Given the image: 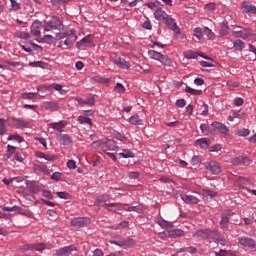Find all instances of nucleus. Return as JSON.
I'll list each match as a JSON object with an SVG mask.
<instances>
[{"label":"nucleus","mask_w":256,"mask_h":256,"mask_svg":"<svg viewBox=\"0 0 256 256\" xmlns=\"http://www.w3.org/2000/svg\"><path fill=\"white\" fill-rule=\"evenodd\" d=\"M56 41H61L62 39L64 40V45L71 49L73 45H75V41H77V32H75L74 29L68 28L63 32L57 33L55 36Z\"/></svg>","instance_id":"obj_1"},{"label":"nucleus","mask_w":256,"mask_h":256,"mask_svg":"<svg viewBox=\"0 0 256 256\" xmlns=\"http://www.w3.org/2000/svg\"><path fill=\"white\" fill-rule=\"evenodd\" d=\"M234 216H235V213L231 210H226L221 213V219H220L219 225L222 231H229V223Z\"/></svg>","instance_id":"obj_2"},{"label":"nucleus","mask_w":256,"mask_h":256,"mask_svg":"<svg viewBox=\"0 0 256 256\" xmlns=\"http://www.w3.org/2000/svg\"><path fill=\"white\" fill-rule=\"evenodd\" d=\"M61 27H63V22L57 16H53L50 21L45 22L43 25L44 31H53L61 29Z\"/></svg>","instance_id":"obj_3"},{"label":"nucleus","mask_w":256,"mask_h":256,"mask_svg":"<svg viewBox=\"0 0 256 256\" xmlns=\"http://www.w3.org/2000/svg\"><path fill=\"white\" fill-rule=\"evenodd\" d=\"M204 165L207 171H210L212 175H221V173H223V167H221V164L217 161L206 162Z\"/></svg>","instance_id":"obj_4"},{"label":"nucleus","mask_w":256,"mask_h":256,"mask_svg":"<svg viewBox=\"0 0 256 256\" xmlns=\"http://www.w3.org/2000/svg\"><path fill=\"white\" fill-rule=\"evenodd\" d=\"M214 233H215V230L205 228V229L197 230L194 233V237H197L198 239H213Z\"/></svg>","instance_id":"obj_5"},{"label":"nucleus","mask_w":256,"mask_h":256,"mask_svg":"<svg viewBox=\"0 0 256 256\" xmlns=\"http://www.w3.org/2000/svg\"><path fill=\"white\" fill-rule=\"evenodd\" d=\"M230 163L235 167H239V165H244L245 167H247L248 165H251V159L247 156H238L232 158Z\"/></svg>","instance_id":"obj_6"},{"label":"nucleus","mask_w":256,"mask_h":256,"mask_svg":"<svg viewBox=\"0 0 256 256\" xmlns=\"http://www.w3.org/2000/svg\"><path fill=\"white\" fill-rule=\"evenodd\" d=\"M236 33L238 34V37H240L241 39H249L250 41H253V39L256 38V35L253 34V30H251V28H242Z\"/></svg>","instance_id":"obj_7"},{"label":"nucleus","mask_w":256,"mask_h":256,"mask_svg":"<svg viewBox=\"0 0 256 256\" xmlns=\"http://www.w3.org/2000/svg\"><path fill=\"white\" fill-rule=\"evenodd\" d=\"M73 251H77V245L75 244L56 249V255L57 256L70 255V253H73Z\"/></svg>","instance_id":"obj_8"},{"label":"nucleus","mask_w":256,"mask_h":256,"mask_svg":"<svg viewBox=\"0 0 256 256\" xmlns=\"http://www.w3.org/2000/svg\"><path fill=\"white\" fill-rule=\"evenodd\" d=\"M100 147L104 153H107V151H115V149H117V142L113 139H108L106 142H102Z\"/></svg>","instance_id":"obj_9"},{"label":"nucleus","mask_w":256,"mask_h":256,"mask_svg":"<svg viewBox=\"0 0 256 256\" xmlns=\"http://www.w3.org/2000/svg\"><path fill=\"white\" fill-rule=\"evenodd\" d=\"M162 235H165V237H169L170 239H177V237H185V231L182 229H172L163 232Z\"/></svg>","instance_id":"obj_10"},{"label":"nucleus","mask_w":256,"mask_h":256,"mask_svg":"<svg viewBox=\"0 0 256 256\" xmlns=\"http://www.w3.org/2000/svg\"><path fill=\"white\" fill-rule=\"evenodd\" d=\"M92 42H93V39H92L91 35H88V36L84 37L83 39H81L80 41H78L76 43V47H77V49H80L83 51V50L87 49V47H90Z\"/></svg>","instance_id":"obj_11"},{"label":"nucleus","mask_w":256,"mask_h":256,"mask_svg":"<svg viewBox=\"0 0 256 256\" xmlns=\"http://www.w3.org/2000/svg\"><path fill=\"white\" fill-rule=\"evenodd\" d=\"M44 111H59V103L53 101H46L40 105Z\"/></svg>","instance_id":"obj_12"},{"label":"nucleus","mask_w":256,"mask_h":256,"mask_svg":"<svg viewBox=\"0 0 256 256\" xmlns=\"http://www.w3.org/2000/svg\"><path fill=\"white\" fill-rule=\"evenodd\" d=\"M211 127H213L214 131H218L222 135H227L229 133V127L221 122H212Z\"/></svg>","instance_id":"obj_13"},{"label":"nucleus","mask_w":256,"mask_h":256,"mask_svg":"<svg viewBox=\"0 0 256 256\" xmlns=\"http://www.w3.org/2000/svg\"><path fill=\"white\" fill-rule=\"evenodd\" d=\"M76 101H78L79 105L82 107H92V105H95L94 97H76Z\"/></svg>","instance_id":"obj_14"},{"label":"nucleus","mask_w":256,"mask_h":256,"mask_svg":"<svg viewBox=\"0 0 256 256\" xmlns=\"http://www.w3.org/2000/svg\"><path fill=\"white\" fill-rule=\"evenodd\" d=\"M163 21H164L165 25H167V27H169V29L174 31V33H176L177 35H179V33H181V30H179V26H177V23H175V20L173 18H169L166 16Z\"/></svg>","instance_id":"obj_15"},{"label":"nucleus","mask_w":256,"mask_h":256,"mask_svg":"<svg viewBox=\"0 0 256 256\" xmlns=\"http://www.w3.org/2000/svg\"><path fill=\"white\" fill-rule=\"evenodd\" d=\"M41 28H43V25L41 24V22L39 20H35L30 27L31 34L34 37H40Z\"/></svg>","instance_id":"obj_16"},{"label":"nucleus","mask_w":256,"mask_h":256,"mask_svg":"<svg viewBox=\"0 0 256 256\" xmlns=\"http://www.w3.org/2000/svg\"><path fill=\"white\" fill-rule=\"evenodd\" d=\"M88 221H89V218L77 217V218L72 219L71 225H72V227H76L77 229H81V227H85L87 225Z\"/></svg>","instance_id":"obj_17"},{"label":"nucleus","mask_w":256,"mask_h":256,"mask_svg":"<svg viewBox=\"0 0 256 256\" xmlns=\"http://www.w3.org/2000/svg\"><path fill=\"white\" fill-rule=\"evenodd\" d=\"M180 197L182 201H184V203H187L188 205H197V203H199V198L193 195L182 193L180 194Z\"/></svg>","instance_id":"obj_18"},{"label":"nucleus","mask_w":256,"mask_h":256,"mask_svg":"<svg viewBox=\"0 0 256 256\" xmlns=\"http://www.w3.org/2000/svg\"><path fill=\"white\" fill-rule=\"evenodd\" d=\"M239 243H241L243 247H248L252 251H256V241L252 238H241Z\"/></svg>","instance_id":"obj_19"},{"label":"nucleus","mask_w":256,"mask_h":256,"mask_svg":"<svg viewBox=\"0 0 256 256\" xmlns=\"http://www.w3.org/2000/svg\"><path fill=\"white\" fill-rule=\"evenodd\" d=\"M242 13L247 14V13H252L253 15H256V7L255 5L251 4L250 2H242Z\"/></svg>","instance_id":"obj_20"},{"label":"nucleus","mask_w":256,"mask_h":256,"mask_svg":"<svg viewBox=\"0 0 256 256\" xmlns=\"http://www.w3.org/2000/svg\"><path fill=\"white\" fill-rule=\"evenodd\" d=\"M212 239L215 241V243H218L220 245H227V239H225V236L221 234L218 230H214V234L212 235Z\"/></svg>","instance_id":"obj_21"},{"label":"nucleus","mask_w":256,"mask_h":256,"mask_svg":"<svg viewBox=\"0 0 256 256\" xmlns=\"http://www.w3.org/2000/svg\"><path fill=\"white\" fill-rule=\"evenodd\" d=\"M112 61L114 64L117 65V67H120L121 69H129L131 67V65L125 60V58L114 57Z\"/></svg>","instance_id":"obj_22"},{"label":"nucleus","mask_w":256,"mask_h":256,"mask_svg":"<svg viewBox=\"0 0 256 256\" xmlns=\"http://www.w3.org/2000/svg\"><path fill=\"white\" fill-rule=\"evenodd\" d=\"M104 209H107V211H110L112 213H117V211H123V206L117 203H109L104 204Z\"/></svg>","instance_id":"obj_23"},{"label":"nucleus","mask_w":256,"mask_h":256,"mask_svg":"<svg viewBox=\"0 0 256 256\" xmlns=\"http://www.w3.org/2000/svg\"><path fill=\"white\" fill-rule=\"evenodd\" d=\"M26 187L30 193H33V195H37V193H39V187H37V182L35 181H26Z\"/></svg>","instance_id":"obj_24"},{"label":"nucleus","mask_w":256,"mask_h":256,"mask_svg":"<svg viewBox=\"0 0 256 256\" xmlns=\"http://www.w3.org/2000/svg\"><path fill=\"white\" fill-rule=\"evenodd\" d=\"M123 211H128L129 213L135 212V213H144L145 212V206L143 204H139L137 206H129L128 208H124Z\"/></svg>","instance_id":"obj_25"},{"label":"nucleus","mask_w":256,"mask_h":256,"mask_svg":"<svg viewBox=\"0 0 256 256\" xmlns=\"http://www.w3.org/2000/svg\"><path fill=\"white\" fill-rule=\"evenodd\" d=\"M2 211H8L11 213L12 211H15L16 213H19L20 215H27V211H25L21 206H6L2 209Z\"/></svg>","instance_id":"obj_26"},{"label":"nucleus","mask_w":256,"mask_h":256,"mask_svg":"<svg viewBox=\"0 0 256 256\" xmlns=\"http://www.w3.org/2000/svg\"><path fill=\"white\" fill-rule=\"evenodd\" d=\"M13 121L16 123L17 129H28L29 125H31L29 121H25L21 118H13Z\"/></svg>","instance_id":"obj_27"},{"label":"nucleus","mask_w":256,"mask_h":256,"mask_svg":"<svg viewBox=\"0 0 256 256\" xmlns=\"http://www.w3.org/2000/svg\"><path fill=\"white\" fill-rule=\"evenodd\" d=\"M135 246V240L132 238H126L121 240V249H129Z\"/></svg>","instance_id":"obj_28"},{"label":"nucleus","mask_w":256,"mask_h":256,"mask_svg":"<svg viewBox=\"0 0 256 256\" xmlns=\"http://www.w3.org/2000/svg\"><path fill=\"white\" fill-rule=\"evenodd\" d=\"M196 147H201V149H208L210 142L207 138H200L194 142Z\"/></svg>","instance_id":"obj_29"},{"label":"nucleus","mask_w":256,"mask_h":256,"mask_svg":"<svg viewBox=\"0 0 256 256\" xmlns=\"http://www.w3.org/2000/svg\"><path fill=\"white\" fill-rule=\"evenodd\" d=\"M65 125H66L65 121L61 120L59 122L50 123L49 127L61 133L63 131L62 129H65Z\"/></svg>","instance_id":"obj_30"},{"label":"nucleus","mask_w":256,"mask_h":256,"mask_svg":"<svg viewBox=\"0 0 256 256\" xmlns=\"http://www.w3.org/2000/svg\"><path fill=\"white\" fill-rule=\"evenodd\" d=\"M229 34V23L227 21H223L221 23V28L219 31L220 37H225V35Z\"/></svg>","instance_id":"obj_31"},{"label":"nucleus","mask_w":256,"mask_h":256,"mask_svg":"<svg viewBox=\"0 0 256 256\" xmlns=\"http://www.w3.org/2000/svg\"><path fill=\"white\" fill-rule=\"evenodd\" d=\"M16 150H17V147L8 145L7 153L4 155V161H7V159H11V157H13V155H15Z\"/></svg>","instance_id":"obj_32"},{"label":"nucleus","mask_w":256,"mask_h":256,"mask_svg":"<svg viewBox=\"0 0 256 256\" xmlns=\"http://www.w3.org/2000/svg\"><path fill=\"white\" fill-rule=\"evenodd\" d=\"M158 61L162 63V65H164L165 67H171V65H173V61H171V58H169V56L167 55L161 54Z\"/></svg>","instance_id":"obj_33"},{"label":"nucleus","mask_w":256,"mask_h":256,"mask_svg":"<svg viewBox=\"0 0 256 256\" xmlns=\"http://www.w3.org/2000/svg\"><path fill=\"white\" fill-rule=\"evenodd\" d=\"M155 19L157 21H163L167 17V13L163 11L161 8L156 9L154 13Z\"/></svg>","instance_id":"obj_34"},{"label":"nucleus","mask_w":256,"mask_h":256,"mask_svg":"<svg viewBox=\"0 0 256 256\" xmlns=\"http://www.w3.org/2000/svg\"><path fill=\"white\" fill-rule=\"evenodd\" d=\"M118 156H119V159H121V158L122 159H129V158L133 159V157H135V153H133L131 150L125 149V150H123L122 153H119Z\"/></svg>","instance_id":"obj_35"},{"label":"nucleus","mask_w":256,"mask_h":256,"mask_svg":"<svg viewBox=\"0 0 256 256\" xmlns=\"http://www.w3.org/2000/svg\"><path fill=\"white\" fill-rule=\"evenodd\" d=\"M157 223L163 229H173V223L166 221L165 219H159Z\"/></svg>","instance_id":"obj_36"},{"label":"nucleus","mask_w":256,"mask_h":256,"mask_svg":"<svg viewBox=\"0 0 256 256\" xmlns=\"http://www.w3.org/2000/svg\"><path fill=\"white\" fill-rule=\"evenodd\" d=\"M129 123H131V125H143V119H140L139 116L135 114L129 118Z\"/></svg>","instance_id":"obj_37"},{"label":"nucleus","mask_w":256,"mask_h":256,"mask_svg":"<svg viewBox=\"0 0 256 256\" xmlns=\"http://www.w3.org/2000/svg\"><path fill=\"white\" fill-rule=\"evenodd\" d=\"M61 145H71L73 143V138L68 134H63L60 138Z\"/></svg>","instance_id":"obj_38"},{"label":"nucleus","mask_w":256,"mask_h":256,"mask_svg":"<svg viewBox=\"0 0 256 256\" xmlns=\"http://www.w3.org/2000/svg\"><path fill=\"white\" fill-rule=\"evenodd\" d=\"M78 123H80V125L86 124V125H93V120H91V118L89 117H85V116H79L78 117Z\"/></svg>","instance_id":"obj_39"},{"label":"nucleus","mask_w":256,"mask_h":256,"mask_svg":"<svg viewBox=\"0 0 256 256\" xmlns=\"http://www.w3.org/2000/svg\"><path fill=\"white\" fill-rule=\"evenodd\" d=\"M237 184L239 185V187L245 188L247 187V185H251V181H249V179L245 177H239L237 180Z\"/></svg>","instance_id":"obj_40"},{"label":"nucleus","mask_w":256,"mask_h":256,"mask_svg":"<svg viewBox=\"0 0 256 256\" xmlns=\"http://www.w3.org/2000/svg\"><path fill=\"white\" fill-rule=\"evenodd\" d=\"M200 55L201 53L194 52L193 50L184 53V57L186 59H197V57H200Z\"/></svg>","instance_id":"obj_41"},{"label":"nucleus","mask_w":256,"mask_h":256,"mask_svg":"<svg viewBox=\"0 0 256 256\" xmlns=\"http://www.w3.org/2000/svg\"><path fill=\"white\" fill-rule=\"evenodd\" d=\"M148 55L150 59H154L155 61H159L161 59V52H157L155 50H149Z\"/></svg>","instance_id":"obj_42"},{"label":"nucleus","mask_w":256,"mask_h":256,"mask_svg":"<svg viewBox=\"0 0 256 256\" xmlns=\"http://www.w3.org/2000/svg\"><path fill=\"white\" fill-rule=\"evenodd\" d=\"M249 133H251V131L247 128H241L235 131V134L238 135V137H248Z\"/></svg>","instance_id":"obj_43"},{"label":"nucleus","mask_w":256,"mask_h":256,"mask_svg":"<svg viewBox=\"0 0 256 256\" xmlns=\"http://www.w3.org/2000/svg\"><path fill=\"white\" fill-rule=\"evenodd\" d=\"M233 47L234 49H236V51H243V49H245V42H243L242 40H236L233 43Z\"/></svg>","instance_id":"obj_44"},{"label":"nucleus","mask_w":256,"mask_h":256,"mask_svg":"<svg viewBox=\"0 0 256 256\" xmlns=\"http://www.w3.org/2000/svg\"><path fill=\"white\" fill-rule=\"evenodd\" d=\"M8 141H18V143H23V141H25V139L23 138V136H21L19 134H12V135L8 136Z\"/></svg>","instance_id":"obj_45"},{"label":"nucleus","mask_w":256,"mask_h":256,"mask_svg":"<svg viewBox=\"0 0 256 256\" xmlns=\"http://www.w3.org/2000/svg\"><path fill=\"white\" fill-rule=\"evenodd\" d=\"M47 249V244L41 242L38 244H34V251H39V253H43Z\"/></svg>","instance_id":"obj_46"},{"label":"nucleus","mask_w":256,"mask_h":256,"mask_svg":"<svg viewBox=\"0 0 256 256\" xmlns=\"http://www.w3.org/2000/svg\"><path fill=\"white\" fill-rule=\"evenodd\" d=\"M185 91H186V93H189L190 95H201V93H203V91L193 89L189 86H186Z\"/></svg>","instance_id":"obj_47"},{"label":"nucleus","mask_w":256,"mask_h":256,"mask_svg":"<svg viewBox=\"0 0 256 256\" xmlns=\"http://www.w3.org/2000/svg\"><path fill=\"white\" fill-rule=\"evenodd\" d=\"M203 161V158H201V156L197 155V156H193L191 158V165L193 166H197L200 165Z\"/></svg>","instance_id":"obj_48"},{"label":"nucleus","mask_w":256,"mask_h":256,"mask_svg":"<svg viewBox=\"0 0 256 256\" xmlns=\"http://www.w3.org/2000/svg\"><path fill=\"white\" fill-rule=\"evenodd\" d=\"M200 129L203 135H210L211 133V127H209L207 124H201Z\"/></svg>","instance_id":"obj_49"},{"label":"nucleus","mask_w":256,"mask_h":256,"mask_svg":"<svg viewBox=\"0 0 256 256\" xmlns=\"http://www.w3.org/2000/svg\"><path fill=\"white\" fill-rule=\"evenodd\" d=\"M107 201H109V195L108 194H103L101 196H99L96 199V203L99 205L100 203H107Z\"/></svg>","instance_id":"obj_50"},{"label":"nucleus","mask_w":256,"mask_h":256,"mask_svg":"<svg viewBox=\"0 0 256 256\" xmlns=\"http://www.w3.org/2000/svg\"><path fill=\"white\" fill-rule=\"evenodd\" d=\"M194 37H196V39H199V40H201V39H203V29H201V28H195L194 29Z\"/></svg>","instance_id":"obj_51"},{"label":"nucleus","mask_w":256,"mask_h":256,"mask_svg":"<svg viewBox=\"0 0 256 256\" xmlns=\"http://www.w3.org/2000/svg\"><path fill=\"white\" fill-rule=\"evenodd\" d=\"M55 91H59L60 95H67V90L63 89V85L54 84Z\"/></svg>","instance_id":"obj_52"},{"label":"nucleus","mask_w":256,"mask_h":256,"mask_svg":"<svg viewBox=\"0 0 256 256\" xmlns=\"http://www.w3.org/2000/svg\"><path fill=\"white\" fill-rule=\"evenodd\" d=\"M204 33L208 37V39H210V40L215 39V33H213V31L211 29H209L208 27L204 28Z\"/></svg>","instance_id":"obj_53"},{"label":"nucleus","mask_w":256,"mask_h":256,"mask_svg":"<svg viewBox=\"0 0 256 256\" xmlns=\"http://www.w3.org/2000/svg\"><path fill=\"white\" fill-rule=\"evenodd\" d=\"M95 81H97V83H102L104 85H107L110 83V79L109 78H105V77H100V76H96L95 77Z\"/></svg>","instance_id":"obj_54"},{"label":"nucleus","mask_w":256,"mask_h":256,"mask_svg":"<svg viewBox=\"0 0 256 256\" xmlns=\"http://www.w3.org/2000/svg\"><path fill=\"white\" fill-rule=\"evenodd\" d=\"M21 251H35V244H25L21 246Z\"/></svg>","instance_id":"obj_55"},{"label":"nucleus","mask_w":256,"mask_h":256,"mask_svg":"<svg viewBox=\"0 0 256 256\" xmlns=\"http://www.w3.org/2000/svg\"><path fill=\"white\" fill-rule=\"evenodd\" d=\"M57 197H59V199H71V195L69 193H67L66 191L64 192H56Z\"/></svg>","instance_id":"obj_56"},{"label":"nucleus","mask_w":256,"mask_h":256,"mask_svg":"<svg viewBox=\"0 0 256 256\" xmlns=\"http://www.w3.org/2000/svg\"><path fill=\"white\" fill-rule=\"evenodd\" d=\"M7 129L5 128V119L0 118V135H5Z\"/></svg>","instance_id":"obj_57"},{"label":"nucleus","mask_w":256,"mask_h":256,"mask_svg":"<svg viewBox=\"0 0 256 256\" xmlns=\"http://www.w3.org/2000/svg\"><path fill=\"white\" fill-rule=\"evenodd\" d=\"M203 193L206 197H211L212 199H213V197H217V195H218V193L213 190H203Z\"/></svg>","instance_id":"obj_58"},{"label":"nucleus","mask_w":256,"mask_h":256,"mask_svg":"<svg viewBox=\"0 0 256 256\" xmlns=\"http://www.w3.org/2000/svg\"><path fill=\"white\" fill-rule=\"evenodd\" d=\"M61 177H63V173H61V172H54L50 176V179H52V181H59L61 179Z\"/></svg>","instance_id":"obj_59"},{"label":"nucleus","mask_w":256,"mask_h":256,"mask_svg":"<svg viewBox=\"0 0 256 256\" xmlns=\"http://www.w3.org/2000/svg\"><path fill=\"white\" fill-rule=\"evenodd\" d=\"M17 37L18 39H31V34L27 32H18Z\"/></svg>","instance_id":"obj_60"},{"label":"nucleus","mask_w":256,"mask_h":256,"mask_svg":"<svg viewBox=\"0 0 256 256\" xmlns=\"http://www.w3.org/2000/svg\"><path fill=\"white\" fill-rule=\"evenodd\" d=\"M234 118L235 119H243L245 117V112L239 110V111H234L233 112Z\"/></svg>","instance_id":"obj_61"},{"label":"nucleus","mask_w":256,"mask_h":256,"mask_svg":"<svg viewBox=\"0 0 256 256\" xmlns=\"http://www.w3.org/2000/svg\"><path fill=\"white\" fill-rule=\"evenodd\" d=\"M42 195H43V197H45L46 199H51V200L54 199L53 194H52L51 191H49V190H42Z\"/></svg>","instance_id":"obj_62"},{"label":"nucleus","mask_w":256,"mask_h":256,"mask_svg":"<svg viewBox=\"0 0 256 256\" xmlns=\"http://www.w3.org/2000/svg\"><path fill=\"white\" fill-rule=\"evenodd\" d=\"M233 103L236 107H241V105L245 103V100H243V98H235Z\"/></svg>","instance_id":"obj_63"},{"label":"nucleus","mask_w":256,"mask_h":256,"mask_svg":"<svg viewBox=\"0 0 256 256\" xmlns=\"http://www.w3.org/2000/svg\"><path fill=\"white\" fill-rule=\"evenodd\" d=\"M187 103L185 102V99L183 98H180L176 101V107H180V108H183L185 107Z\"/></svg>","instance_id":"obj_64"}]
</instances>
